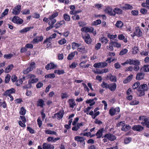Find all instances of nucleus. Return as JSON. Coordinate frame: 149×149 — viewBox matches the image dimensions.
<instances>
[{
	"label": "nucleus",
	"instance_id": "39448f33",
	"mask_svg": "<svg viewBox=\"0 0 149 149\" xmlns=\"http://www.w3.org/2000/svg\"><path fill=\"white\" fill-rule=\"evenodd\" d=\"M82 38L84 42L87 44L89 45L91 43L92 40L89 34H86L84 36H82Z\"/></svg>",
	"mask_w": 149,
	"mask_h": 149
},
{
	"label": "nucleus",
	"instance_id": "6ab92c4d",
	"mask_svg": "<svg viewBox=\"0 0 149 149\" xmlns=\"http://www.w3.org/2000/svg\"><path fill=\"white\" fill-rule=\"evenodd\" d=\"M55 23L56 21L55 20H53L52 21H51V22L50 21L49 22L48 24L49 25V26L46 28V31H48L54 27V26L53 25Z\"/></svg>",
	"mask_w": 149,
	"mask_h": 149
},
{
	"label": "nucleus",
	"instance_id": "338daca9",
	"mask_svg": "<svg viewBox=\"0 0 149 149\" xmlns=\"http://www.w3.org/2000/svg\"><path fill=\"white\" fill-rule=\"evenodd\" d=\"M31 71V69L28 67L25 70H23V73L24 74H27Z\"/></svg>",
	"mask_w": 149,
	"mask_h": 149
},
{
	"label": "nucleus",
	"instance_id": "2f4dec72",
	"mask_svg": "<svg viewBox=\"0 0 149 149\" xmlns=\"http://www.w3.org/2000/svg\"><path fill=\"white\" fill-rule=\"evenodd\" d=\"M81 44L73 42L72 43V48L73 49H76L77 47L78 48L81 46Z\"/></svg>",
	"mask_w": 149,
	"mask_h": 149
},
{
	"label": "nucleus",
	"instance_id": "ea45409f",
	"mask_svg": "<svg viewBox=\"0 0 149 149\" xmlns=\"http://www.w3.org/2000/svg\"><path fill=\"white\" fill-rule=\"evenodd\" d=\"M45 78L52 79L55 77V75L54 73H51L45 75Z\"/></svg>",
	"mask_w": 149,
	"mask_h": 149
},
{
	"label": "nucleus",
	"instance_id": "13d9d810",
	"mask_svg": "<svg viewBox=\"0 0 149 149\" xmlns=\"http://www.w3.org/2000/svg\"><path fill=\"white\" fill-rule=\"evenodd\" d=\"M26 130L29 131L31 134H33L35 133L34 130L30 127H27Z\"/></svg>",
	"mask_w": 149,
	"mask_h": 149
},
{
	"label": "nucleus",
	"instance_id": "473e14b6",
	"mask_svg": "<svg viewBox=\"0 0 149 149\" xmlns=\"http://www.w3.org/2000/svg\"><path fill=\"white\" fill-rule=\"evenodd\" d=\"M77 50L79 52L84 54L86 52L85 48L84 46L80 47L77 48Z\"/></svg>",
	"mask_w": 149,
	"mask_h": 149
},
{
	"label": "nucleus",
	"instance_id": "aec40b11",
	"mask_svg": "<svg viewBox=\"0 0 149 149\" xmlns=\"http://www.w3.org/2000/svg\"><path fill=\"white\" fill-rule=\"evenodd\" d=\"M55 23L56 21L55 20H53L52 21H51V22L50 21L49 22L48 24L49 25V26L46 28V31H48L54 27V26L53 25Z\"/></svg>",
	"mask_w": 149,
	"mask_h": 149
},
{
	"label": "nucleus",
	"instance_id": "f3484780",
	"mask_svg": "<svg viewBox=\"0 0 149 149\" xmlns=\"http://www.w3.org/2000/svg\"><path fill=\"white\" fill-rule=\"evenodd\" d=\"M56 36V34L55 33L53 34L50 36L49 38H46V39L44 41L43 43V44H45L47 42L49 41H51L52 38H55Z\"/></svg>",
	"mask_w": 149,
	"mask_h": 149
},
{
	"label": "nucleus",
	"instance_id": "0eeeda50",
	"mask_svg": "<svg viewBox=\"0 0 149 149\" xmlns=\"http://www.w3.org/2000/svg\"><path fill=\"white\" fill-rule=\"evenodd\" d=\"M12 21L14 23L18 24H21L23 22V20L22 19L16 16H15L13 17Z\"/></svg>",
	"mask_w": 149,
	"mask_h": 149
},
{
	"label": "nucleus",
	"instance_id": "6e6552de",
	"mask_svg": "<svg viewBox=\"0 0 149 149\" xmlns=\"http://www.w3.org/2000/svg\"><path fill=\"white\" fill-rule=\"evenodd\" d=\"M15 91L16 90L14 88H12L11 89L6 90L3 93V95L5 96H7L9 95H11V94L15 93Z\"/></svg>",
	"mask_w": 149,
	"mask_h": 149
},
{
	"label": "nucleus",
	"instance_id": "603ef678",
	"mask_svg": "<svg viewBox=\"0 0 149 149\" xmlns=\"http://www.w3.org/2000/svg\"><path fill=\"white\" fill-rule=\"evenodd\" d=\"M132 53L133 54H136L139 51V49L137 47H134L132 48Z\"/></svg>",
	"mask_w": 149,
	"mask_h": 149
},
{
	"label": "nucleus",
	"instance_id": "c756f323",
	"mask_svg": "<svg viewBox=\"0 0 149 149\" xmlns=\"http://www.w3.org/2000/svg\"><path fill=\"white\" fill-rule=\"evenodd\" d=\"M45 105L44 101L42 99H39L37 102V105L38 106H40L42 108Z\"/></svg>",
	"mask_w": 149,
	"mask_h": 149
},
{
	"label": "nucleus",
	"instance_id": "1a4fd4ad",
	"mask_svg": "<svg viewBox=\"0 0 149 149\" xmlns=\"http://www.w3.org/2000/svg\"><path fill=\"white\" fill-rule=\"evenodd\" d=\"M107 66V63L106 62H99L95 63L93 65L94 67L96 68H104Z\"/></svg>",
	"mask_w": 149,
	"mask_h": 149
},
{
	"label": "nucleus",
	"instance_id": "052dcab7",
	"mask_svg": "<svg viewBox=\"0 0 149 149\" xmlns=\"http://www.w3.org/2000/svg\"><path fill=\"white\" fill-rule=\"evenodd\" d=\"M61 96L62 99H64L65 98H67L68 97V95L67 93L66 92L65 93H62L61 94Z\"/></svg>",
	"mask_w": 149,
	"mask_h": 149
},
{
	"label": "nucleus",
	"instance_id": "7ed1b4c3",
	"mask_svg": "<svg viewBox=\"0 0 149 149\" xmlns=\"http://www.w3.org/2000/svg\"><path fill=\"white\" fill-rule=\"evenodd\" d=\"M74 140L80 143V145L84 147L85 145V139L84 137L79 136H76L74 137Z\"/></svg>",
	"mask_w": 149,
	"mask_h": 149
},
{
	"label": "nucleus",
	"instance_id": "58836bf2",
	"mask_svg": "<svg viewBox=\"0 0 149 149\" xmlns=\"http://www.w3.org/2000/svg\"><path fill=\"white\" fill-rule=\"evenodd\" d=\"M123 23L121 21H118L116 24V26L118 28H121L123 26Z\"/></svg>",
	"mask_w": 149,
	"mask_h": 149
},
{
	"label": "nucleus",
	"instance_id": "864d4df0",
	"mask_svg": "<svg viewBox=\"0 0 149 149\" xmlns=\"http://www.w3.org/2000/svg\"><path fill=\"white\" fill-rule=\"evenodd\" d=\"M143 70L144 72H149V65H144L143 67Z\"/></svg>",
	"mask_w": 149,
	"mask_h": 149
},
{
	"label": "nucleus",
	"instance_id": "4c0bfd02",
	"mask_svg": "<svg viewBox=\"0 0 149 149\" xmlns=\"http://www.w3.org/2000/svg\"><path fill=\"white\" fill-rule=\"evenodd\" d=\"M140 88L142 90H143L144 91H147L148 89V87L147 84H143L140 85Z\"/></svg>",
	"mask_w": 149,
	"mask_h": 149
},
{
	"label": "nucleus",
	"instance_id": "20e7f679",
	"mask_svg": "<svg viewBox=\"0 0 149 149\" xmlns=\"http://www.w3.org/2000/svg\"><path fill=\"white\" fill-rule=\"evenodd\" d=\"M104 11L110 16H115V13H114L113 11L112 8L110 6H107L104 10Z\"/></svg>",
	"mask_w": 149,
	"mask_h": 149
},
{
	"label": "nucleus",
	"instance_id": "393cba45",
	"mask_svg": "<svg viewBox=\"0 0 149 149\" xmlns=\"http://www.w3.org/2000/svg\"><path fill=\"white\" fill-rule=\"evenodd\" d=\"M39 80V79L38 78H34L31 79H29L28 81V84L30 86V88H31V84L36 83Z\"/></svg>",
	"mask_w": 149,
	"mask_h": 149
},
{
	"label": "nucleus",
	"instance_id": "412c9836",
	"mask_svg": "<svg viewBox=\"0 0 149 149\" xmlns=\"http://www.w3.org/2000/svg\"><path fill=\"white\" fill-rule=\"evenodd\" d=\"M104 131L103 128H102L99 129L96 133V136H97V138L99 139L101 138L103 135V132Z\"/></svg>",
	"mask_w": 149,
	"mask_h": 149
},
{
	"label": "nucleus",
	"instance_id": "423d86ee",
	"mask_svg": "<svg viewBox=\"0 0 149 149\" xmlns=\"http://www.w3.org/2000/svg\"><path fill=\"white\" fill-rule=\"evenodd\" d=\"M21 6L17 5L13 9L12 14L14 15H18L20 13L21 10Z\"/></svg>",
	"mask_w": 149,
	"mask_h": 149
},
{
	"label": "nucleus",
	"instance_id": "774afa93",
	"mask_svg": "<svg viewBox=\"0 0 149 149\" xmlns=\"http://www.w3.org/2000/svg\"><path fill=\"white\" fill-rule=\"evenodd\" d=\"M37 122L38 124V125L39 127L40 128L42 127V122L41 120L40 119L38 118L37 120Z\"/></svg>",
	"mask_w": 149,
	"mask_h": 149
},
{
	"label": "nucleus",
	"instance_id": "c03bdc74",
	"mask_svg": "<svg viewBox=\"0 0 149 149\" xmlns=\"http://www.w3.org/2000/svg\"><path fill=\"white\" fill-rule=\"evenodd\" d=\"M10 75L9 74H7L5 77V82L6 84L8 83L10 80Z\"/></svg>",
	"mask_w": 149,
	"mask_h": 149
},
{
	"label": "nucleus",
	"instance_id": "4be33fe9",
	"mask_svg": "<svg viewBox=\"0 0 149 149\" xmlns=\"http://www.w3.org/2000/svg\"><path fill=\"white\" fill-rule=\"evenodd\" d=\"M123 10H132L133 9V7L131 5L128 4H125L123 6L120 7Z\"/></svg>",
	"mask_w": 149,
	"mask_h": 149
},
{
	"label": "nucleus",
	"instance_id": "c85d7f7f",
	"mask_svg": "<svg viewBox=\"0 0 149 149\" xmlns=\"http://www.w3.org/2000/svg\"><path fill=\"white\" fill-rule=\"evenodd\" d=\"M140 82L138 81L135 83L132 86V88L133 89H136L137 88V90L138 91H140Z\"/></svg>",
	"mask_w": 149,
	"mask_h": 149
},
{
	"label": "nucleus",
	"instance_id": "09e8293b",
	"mask_svg": "<svg viewBox=\"0 0 149 149\" xmlns=\"http://www.w3.org/2000/svg\"><path fill=\"white\" fill-rule=\"evenodd\" d=\"M33 27H27L21 30L20 31L21 32L25 33L29 31L31 28L33 29Z\"/></svg>",
	"mask_w": 149,
	"mask_h": 149
},
{
	"label": "nucleus",
	"instance_id": "3c124183",
	"mask_svg": "<svg viewBox=\"0 0 149 149\" xmlns=\"http://www.w3.org/2000/svg\"><path fill=\"white\" fill-rule=\"evenodd\" d=\"M132 129L134 131H140V125L133 126Z\"/></svg>",
	"mask_w": 149,
	"mask_h": 149
},
{
	"label": "nucleus",
	"instance_id": "9b49d317",
	"mask_svg": "<svg viewBox=\"0 0 149 149\" xmlns=\"http://www.w3.org/2000/svg\"><path fill=\"white\" fill-rule=\"evenodd\" d=\"M106 78L108 80H110L111 81L116 82L117 81V79L116 76L112 75L111 73H109L107 74Z\"/></svg>",
	"mask_w": 149,
	"mask_h": 149
},
{
	"label": "nucleus",
	"instance_id": "cd10ccee",
	"mask_svg": "<svg viewBox=\"0 0 149 149\" xmlns=\"http://www.w3.org/2000/svg\"><path fill=\"white\" fill-rule=\"evenodd\" d=\"M58 15V13L57 12L54 13L51 15L49 17V20H51V21H52L53 20H55L56 21V19H55L54 18L57 17Z\"/></svg>",
	"mask_w": 149,
	"mask_h": 149
},
{
	"label": "nucleus",
	"instance_id": "bf43d9fd",
	"mask_svg": "<svg viewBox=\"0 0 149 149\" xmlns=\"http://www.w3.org/2000/svg\"><path fill=\"white\" fill-rule=\"evenodd\" d=\"M111 43V41L109 43V46H107V49L111 51H113V45L110 44Z\"/></svg>",
	"mask_w": 149,
	"mask_h": 149
},
{
	"label": "nucleus",
	"instance_id": "a18cd8bd",
	"mask_svg": "<svg viewBox=\"0 0 149 149\" xmlns=\"http://www.w3.org/2000/svg\"><path fill=\"white\" fill-rule=\"evenodd\" d=\"M101 21L100 19H97L93 22L92 25L93 26H96L101 24Z\"/></svg>",
	"mask_w": 149,
	"mask_h": 149
},
{
	"label": "nucleus",
	"instance_id": "49530a36",
	"mask_svg": "<svg viewBox=\"0 0 149 149\" xmlns=\"http://www.w3.org/2000/svg\"><path fill=\"white\" fill-rule=\"evenodd\" d=\"M67 42V40L65 38H63L58 41V42L60 45H63Z\"/></svg>",
	"mask_w": 149,
	"mask_h": 149
},
{
	"label": "nucleus",
	"instance_id": "72a5a7b5",
	"mask_svg": "<svg viewBox=\"0 0 149 149\" xmlns=\"http://www.w3.org/2000/svg\"><path fill=\"white\" fill-rule=\"evenodd\" d=\"M26 112V110L23 107H22L20 108L19 111V114L22 116H24Z\"/></svg>",
	"mask_w": 149,
	"mask_h": 149
},
{
	"label": "nucleus",
	"instance_id": "f03ea898",
	"mask_svg": "<svg viewBox=\"0 0 149 149\" xmlns=\"http://www.w3.org/2000/svg\"><path fill=\"white\" fill-rule=\"evenodd\" d=\"M142 119L143 121L141 122V124L144 126L149 128V121L148 118L145 116H140V120Z\"/></svg>",
	"mask_w": 149,
	"mask_h": 149
},
{
	"label": "nucleus",
	"instance_id": "8fccbe9b",
	"mask_svg": "<svg viewBox=\"0 0 149 149\" xmlns=\"http://www.w3.org/2000/svg\"><path fill=\"white\" fill-rule=\"evenodd\" d=\"M109 86V84H108L104 81H103L101 84V86L103 88L108 89Z\"/></svg>",
	"mask_w": 149,
	"mask_h": 149
},
{
	"label": "nucleus",
	"instance_id": "5fc2aeb1",
	"mask_svg": "<svg viewBox=\"0 0 149 149\" xmlns=\"http://www.w3.org/2000/svg\"><path fill=\"white\" fill-rule=\"evenodd\" d=\"M13 56V54L11 53L8 54H5L4 55V58L7 59H9Z\"/></svg>",
	"mask_w": 149,
	"mask_h": 149
},
{
	"label": "nucleus",
	"instance_id": "69168bd1",
	"mask_svg": "<svg viewBox=\"0 0 149 149\" xmlns=\"http://www.w3.org/2000/svg\"><path fill=\"white\" fill-rule=\"evenodd\" d=\"M25 47L26 48L32 49L33 48V46L32 44L27 43Z\"/></svg>",
	"mask_w": 149,
	"mask_h": 149
},
{
	"label": "nucleus",
	"instance_id": "0e129e2a",
	"mask_svg": "<svg viewBox=\"0 0 149 149\" xmlns=\"http://www.w3.org/2000/svg\"><path fill=\"white\" fill-rule=\"evenodd\" d=\"M72 18L74 20H78L80 19V17L79 15L77 14H74L72 17Z\"/></svg>",
	"mask_w": 149,
	"mask_h": 149
},
{
	"label": "nucleus",
	"instance_id": "6e6d98bb",
	"mask_svg": "<svg viewBox=\"0 0 149 149\" xmlns=\"http://www.w3.org/2000/svg\"><path fill=\"white\" fill-rule=\"evenodd\" d=\"M35 67V63L34 62H32L30 64L29 67L30 69H31V71L33 70Z\"/></svg>",
	"mask_w": 149,
	"mask_h": 149
},
{
	"label": "nucleus",
	"instance_id": "f704fd0d",
	"mask_svg": "<svg viewBox=\"0 0 149 149\" xmlns=\"http://www.w3.org/2000/svg\"><path fill=\"white\" fill-rule=\"evenodd\" d=\"M45 133L47 134L57 135L56 132L54 131H52L49 130H45Z\"/></svg>",
	"mask_w": 149,
	"mask_h": 149
},
{
	"label": "nucleus",
	"instance_id": "37998d69",
	"mask_svg": "<svg viewBox=\"0 0 149 149\" xmlns=\"http://www.w3.org/2000/svg\"><path fill=\"white\" fill-rule=\"evenodd\" d=\"M50 144H47L46 143H44L42 145L43 149H50Z\"/></svg>",
	"mask_w": 149,
	"mask_h": 149
},
{
	"label": "nucleus",
	"instance_id": "a211bd4d",
	"mask_svg": "<svg viewBox=\"0 0 149 149\" xmlns=\"http://www.w3.org/2000/svg\"><path fill=\"white\" fill-rule=\"evenodd\" d=\"M117 87V85L116 83H113L109 84L108 89L111 91H115Z\"/></svg>",
	"mask_w": 149,
	"mask_h": 149
},
{
	"label": "nucleus",
	"instance_id": "ddd939ff",
	"mask_svg": "<svg viewBox=\"0 0 149 149\" xmlns=\"http://www.w3.org/2000/svg\"><path fill=\"white\" fill-rule=\"evenodd\" d=\"M104 138H107L108 139L111 141H113L116 139V136L110 133L105 134L104 136Z\"/></svg>",
	"mask_w": 149,
	"mask_h": 149
},
{
	"label": "nucleus",
	"instance_id": "4d7b16f0",
	"mask_svg": "<svg viewBox=\"0 0 149 149\" xmlns=\"http://www.w3.org/2000/svg\"><path fill=\"white\" fill-rule=\"evenodd\" d=\"M127 51L128 50L126 49H123L120 51L119 53V55H122L126 54L127 52Z\"/></svg>",
	"mask_w": 149,
	"mask_h": 149
},
{
	"label": "nucleus",
	"instance_id": "e433bc0d",
	"mask_svg": "<svg viewBox=\"0 0 149 149\" xmlns=\"http://www.w3.org/2000/svg\"><path fill=\"white\" fill-rule=\"evenodd\" d=\"M110 44L113 45L114 47L118 48L120 47L121 46V45L120 43L113 41H111V43Z\"/></svg>",
	"mask_w": 149,
	"mask_h": 149
},
{
	"label": "nucleus",
	"instance_id": "a878e982",
	"mask_svg": "<svg viewBox=\"0 0 149 149\" xmlns=\"http://www.w3.org/2000/svg\"><path fill=\"white\" fill-rule=\"evenodd\" d=\"M131 36L132 37H134L135 36L140 37V29L139 27L136 28L135 31L132 34H131Z\"/></svg>",
	"mask_w": 149,
	"mask_h": 149
},
{
	"label": "nucleus",
	"instance_id": "de8ad7c7",
	"mask_svg": "<svg viewBox=\"0 0 149 149\" xmlns=\"http://www.w3.org/2000/svg\"><path fill=\"white\" fill-rule=\"evenodd\" d=\"M9 11V9L8 8H6L5 9V10H4V12L2 13L1 14V16L0 17L1 19H2V17L5 16L6 15H7Z\"/></svg>",
	"mask_w": 149,
	"mask_h": 149
},
{
	"label": "nucleus",
	"instance_id": "680f3d73",
	"mask_svg": "<svg viewBox=\"0 0 149 149\" xmlns=\"http://www.w3.org/2000/svg\"><path fill=\"white\" fill-rule=\"evenodd\" d=\"M36 76L34 74H30L28 75L27 76V79H33L36 78Z\"/></svg>",
	"mask_w": 149,
	"mask_h": 149
},
{
	"label": "nucleus",
	"instance_id": "4468645a",
	"mask_svg": "<svg viewBox=\"0 0 149 149\" xmlns=\"http://www.w3.org/2000/svg\"><path fill=\"white\" fill-rule=\"evenodd\" d=\"M94 28L93 27L89 28L87 27H84L81 29V31L82 32H85L92 33L94 31Z\"/></svg>",
	"mask_w": 149,
	"mask_h": 149
},
{
	"label": "nucleus",
	"instance_id": "bb28decb",
	"mask_svg": "<svg viewBox=\"0 0 149 149\" xmlns=\"http://www.w3.org/2000/svg\"><path fill=\"white\" fill-rule=\"evenodd\" d=\"M114 13H115V16L116 14L118 15H121L123 14V11L120 8L116 7L114 8L113 9Z\"/></svg>",
	"mask_w": 149,
	"mask_h": 149
},
{
	"label": "nucleus",
	"instance_id": "79ce46f5",
	"mask_svg": "<svg viewBox=\"0 0 149 149\" xmlns=\"http://www.w3.org/2000/svg\"><path fill=\"white\" fill-rule=\"evenodd\" d=\"M100 40L102 43H104L105 44H106L108 41L107 38L104 36L100 38Z\"/></svg>",
	"mask_w": 149,
	"mask_h": 149
},
{
	"label": "nucleus",
	"instance_id": "b1692460",
	"mask_svg": "<svg viewBox=\"0 0 149 149\" xmlns=\"http://www.w3.org/2000/svg\"><path fill=\"white\" fill-rule=\"evenodd\" d=\"M70 108H73L76 105L75 102L73 99H69L68 101Z\"/></svg>",
	"mask_w": 149,
	"mask_h": 149
},
{
	"label": "nucleus",
	"instance_id": "dca6fc26",
	"mask_svg": "<svg viewBox=\"0 0 149 149\" xmlns=\"http://www.w3.org/2000/svg\"><path fill=\"white\" fill-rule=\"evenodd\" d=\"M128 64L130 65H139V61L136 60H134L133 59H129L127 60Z\"/></svg>",
	"mask_w": 149,
	"mask_h": 149
},
{
	"label": "nucleus",
	"instance_id": "a19ab883",
	"mask_svg": "<svg viewBox=\"0 0 149 149\" xmlns=\"http://www.w3.org/2000/svg\"><path fill=\"white\" fill-rule=\"evenodd\" d=\"M132 139L131 137H128L125 138L124 140V143L125 144H127L129 143L132 141Z\"/></svg>",
	"mask_w": 149,
	"mask_h": 149
},
{
	"label": "nucleus",
	"instance_id": "c9c22d12",
	"mask_svg": "<svg viewBox=\"0 0 149 149\" xmlns=\"http://www.w3.org/2000/svg\"><path fill=\"white\" fill-rule=\"evenodd\" d=\"M63 18L66 21L69 22L70 20V16L67 13H65L63 14Z\"/></svg>",
	"mask_w": 149,
	"mask_h": 149
},
{
	"label": "nucleus",
	"instance_id": "2eb2a0df",
	"mask_svg": "<svg viewBox=\"0 0 149 149\" xmlns=\"http://www.w3.org/2000/svg\"><path fill=\"white\" fill-rule=\"evenodd\" d=\"M56 67V65L53 62L48 63L45 67L46 70H48L54 69Z\"/></svg>",
	"mask_w": 149,
	"mask_h": 149
},
{
	"label": "nucleus",
	"instance_id": "9d476101",
	"mask_svg": "<svg viewBox=\"0 0 149 149\" xmlns=\"http://www.w3.org/2000/svg\"><path fill=\"white\" fill-rule=\"evenodd\" d=\"M43 39V38L42 36H36L31 41V42L33 44H35L39 42H42Z\"/></svg>",
	"mask_w": 149,
	"mask_h": 149
},
{
	"label": "nucleus",
	"instance_id": "f257e3e1",
	"mask_svg": "<svg viewBox=\"0 0 149 149\" xmlns=\"http://www.w3.org/2000/svg\"><path fill=\"white\" fill-rule=\"evenodd\" d=\"M120 111V109L119 107H117L115 108L111 107L109 110V113L111 116H112L118 114Z\"/></svg>",
	"mask_w": 149,
	"mask_h": 149
},
{
	"label": "nucleus",
	"instance_id": "5701e85b",
	"mask_svg": "<svg viewBox=\"0 0 149 149\" xmlns=\"http://www.w3.org/2000/svg\"><path fill=\"white\" fill-rule=\"evenodd\" d=\"M77 55L78 52L77 51H74L72 52L69 54L67 57V59L69 60H71L73 59L75 54Z\"/></svg>",
	"mask_w": 149,
	"mask_h": 149
},
{
	"label": "nucleus",
	"instance_id": "e2e57ef3",
	"mask_svg": "<svg viewBox=\"0 0 149 149\" xmlns=\"http://www.w3.org/2000/svg\"><path fill=\"white\" fill-rule=\"evenodd\" d=\"M58 1L60 3H63L65 4H68L70 1L69 0H58Z\"/></svg>",
	"mask_w": 149,
	"mask_h": 149
},
{
	"label": "nucleus",
	"instance_id": "f8f14e48",
	"mask_svg": "<svg viewBox=\"0 0 149 149\" xmlns=\"http://www.w3.org/2000/svg\"><path fill=\"white\" fill-rule=\"evenodd\" d=\"M64 114V112L63 110H60L57 113L54 114V116L55 117H57L58 119L60 120L62 119Z\"/></svg>",
	"mask_w": 149,
	"mask_h": 149
},
{
	"label": "nucleus",
	"instance_id": "7c9ffc66",
	"mask_svg": "<svg viewBox=\"0 0 149 149\" xmlns=\"http://www.w3.org/2000/svg\"><path fill=\"white\" fill-rule=\"evenodd\" d=\"M14 66L13 64H11L8 65L5 69L4 72L6 73H8L10 72L13 68Z\"/></svg>",
	"mask_w": 149,
	"mask_h": 149
}]
</instances>
